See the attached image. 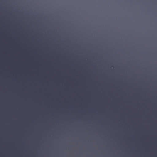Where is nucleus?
Here are the masks:
<instances>
[{
	"label": "nucleus",
	"instance_id": "5",
	"mask_svg": "<svg viewBox=\"0 0 157 157\" xmlns=\"http://www.w3.org/2000/svg\"><path fill=\"white\" fill-rule=\"evenodd\" d=\"M10 150L11 149V148H10Z\"/></svg>",
	"mask_w": 157,
	"mask_h": 157
},
{
	"label": "nucleus",
	"instance_id": "3",
	"mask_svg": "<svg viewBox=\"0 0 157 157\" xmlns=\"http://www.w3.org/2000/svg\"><path fill=\"white\" fill-rule=\"evenodd\" d=\"M0 42H1V41H2V40L1 39L0 40Z\"/></svg>",
	"mask_w": 157,
	"mask_h": 157
},
{
	"label": "nucleus",
	"instance_id": "2",
	"mask_svg": "<svg viewBox=\"0 0 157 157\" xmlns=\"http://www.w3.org/2000/svg\"><path fill=\"white\" fill-rule=\"evenodd\" d=\"M10 49H12V47H11V43H10Z\"/></svg>",
	"mask_w": 157,
	"mask_h": 157
},
{
	"label": "nucleus",
	"instance_id": "6",
	"mask_svg": "<svg viewBox=\"0 0 157 157\" xmlns=\"http://www.w3.org/2000/svg\"><path fill=\"white\" fill-rule=\"evenodd\" d=\"M10 154H11V153H10Z\"/></svg>",
	"mask_w": 157,
	"mask_h": 157
},
{
	"label": "nucleus",
	"instance_id": "4",
	"mask_svg": "<svg viewBox=\"0 0 157 157\" xmlns=\"http://www.w3.org/2000/svg\"><path fill=\"white\" fill-rule=\"evenodd\" d=\"M10 90V91L11 90V89Z\"/></svg>",
	"mask_w": 157,
	"mask_h": 157
},
{
	"label": "nucleus",
	"instance_id": "1",
	"mask_svg": "<svg viewBox=\"0 0 157 157\" xmlns=\"http://www.w3.org/2000/svg\"><path fill=\"white\" fill-rule=\"evenodd\" d=\"M8 1V110H10V1Z\"/></svg>",
	"mask_w": 157,
	"mask_h": 157
}]
</instances>
